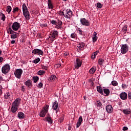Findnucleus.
I'll list each match as a JSON object with an SVG mask.
<instances>
[{
  "label": "nucleus",
  "mask_w": 131,
  "mask_h": 131,
  "mask_svg": "<svg viewBox=\"0 0 131 131\" xmlns=\"http://www.w3.org/2000/svg\"><path fill=\"white\" fill-rule=\"evenodd\" d=\"M19 11V8L18 7H16L13 9V13H16V12H18Z\"/></svg>",
  "instance_id": "38"
},
{
  "label": "nucleus",
  "mask_w": 131,
  "mask_h": 131,
  "mask_svg": "<svg viewBox=\"0 0 131 131\" xmlns=\"http://www.w3.org/2000/svg\"><path fill=\"white\" fill-rule=\"evenodd\" d=\"M128 129V128H127V127H126V126H124V127H123V130H127Z\"/></svg>",
  "instance_id": "48"
},
{
  "label": "nucleus",
  "mask_w": 131,
  "mask_h": 131,
  "mask_svg": "<svg viewBox=\"0 0 131 131\" xmlns=\"http://www.w3.org/2000/svg\"><path fill=\"white\" fill-rule=\"evenodd\" d=\"M92 59H95L96 58V56H95L94 54L92 56Z\"/></svg>",
  "instance_id": "58"
},
{
  "label": "nucleus",
  "mask_w": 131,
  "mask_h": 131,
  "mask_svg": "<svg viewBox=\"0 0 131 131\" xmlns=\"http://www.w3.org/2000/svg\"><path fill=\"white\" fill-rule=\"evenodd\" d=\"M56 23L58 24V25H59L60 26H61V25H62L63 24V23H62V21L60 20H58Z\"/></svg>",
  "instance_id": "41"
},
{
  "label": "nucleus",
  "mask_w": 131,
  "mask_h": 131,
  "mask_svg": "<svg viewBox=\"0 0 131 131\" xmlns=\"http://www.w3.org/2000/svg\"><path fill=\"white\" fill-rule=\"evenodd\" d=\"M97 91L98 92V93H100L101 95H103V88L101 86H98L97 87Z\"/></svg>",
  "instance_id": "18"
},
{
  "label": "nucleus",
  "mask_w": 131,
  "mask_h": 131,
  "mask_svg": "<svg viewBox=\"0 0 131 131\" xmlns=\"http://www.w3.org/2000/svg\"><path fill=\"white\" fill-rule=\"evenodd\" d=\"M21 102V99L19 98H16L12 104V107H11V111L12 113H16L18 110V107H19V104Z\"/></svg>",
  "instance_id": "1"
},
{
  "label": "nucleus",
  "mask_w": 131,
  "mask_h": 131,
  "mask_svg": "<svg viewBox=\"0 0 131 131\" xmlns=\"http://www.w3.org/2000/svg\"><path fill=\"white\" fill-rule=\"evenodd\" d=\"M122 0H118L119 2H121Z\"/></svg>",
  "instance_id": "63"
},
{
  "label": "nucleus",
  "mask_w": 131,
  "mask_h": 131,
  "mask_svg": "<svg viewBox=\"0 0 131 131\" xmlns=\"http://www.w3.org/2000/svg\"><path fill=\"white\" fill-rule=\"evenodd\" d=\"M106 111L107 113H112L113 112V107L111 105H107L106 106Z\"/></svg>",
  "instance_id": "12"
},
{
  "label": "nucleus",
  "mask_w": 131,
  "mask_h": 131,
  "mask_svg": "<svg viewBox=\"0 0 131 131\" xmlns=\"http://www.w3.org/2000/svg\"><path fill=\"white\" fill-rule=\"evenodd\" d=\"M42 69H45V70H48V68L46 66H43L42 67Z\"/></svg>",
  "instance_id": "51"
},
{
  "label": "nucleus",
  "mask_w": 131,
  "mask_h": 131,
  "mask_svg": "<svg viewBox=\"0 0 131 131\" xmlns=\"http://www.w3.org/2000/svg\"><path fill=\"white\" fill-rule=\"evenodd\" d=\"M112 85H114V86H116V85H117V84H118V83H117V81H112Z\"/></svg>",
  "instance_id": "34"
},
{
  "label": "nucleus",
  "mask_w": 131,
  "mask_h": 131,
  "mask_svg": "<svg viewBox=\"0 0 131 131\" xmlns=\"http://www.w3.org/2000/svg\"><path fill=\"white\" fill-rule=\"evenodd\" d=\"M58 36V31H53L49 36V42H53L54 40Z\"/></svg>",
  "instance_id": "3"
},
{
  "label": "nucleus",
  "mask_w": 131,
  "mask_h": 131,
  "mask_svg": "<svg viewBox=\"0 0 131 131\" xmlns=\"http://www.w3.org/2000/svg\"><path fill=\"white\" fill-rule=\"evenodd\" d=\"M3 95V86L0 85V97Z\"/></svg>",
  "instance_id": "39"
},
{
  "label": "nucleus",
  "mask_w": 131,
  "mask_h": 131,
  "mask_svg": "<svg viewBox=\"0 0 131 131\" xmlns=\"http://www.w3.org/2000/svg\"><path fill=\"white\" fill-rule=\"evenodd\" d=\"M61 15H63L67 19H69L72 15V12L70 10H64L60 12Z\"/></svg>",
  "instance_id": "4"
},
{
  "label": "nucleus",
  "mask_w": 131,
  "mask_h": 131,
  "mask_svg": "<svg viewBox=\"0 0 131 131\" xmlns=\"http://www.w3.org/2000/svg\"><path fill=\"white\" fill-rule=\"evenodd\" d=\"M11 97V94L9 92H7L5 95H4V98L5 99H10Z\"/></svg>",
  "instance_id": "25"
},
{
  "label": "nucleus",
  "mask_w": 131,
  "mask_h": 131,
  "mask_svg": "<svg viewBox=\"0 0 131 131\" xmlns=\"http://www.w3.org/2000/svg\"><path fill=\"white\" fill-rule=\"evenodd\" d=\"M34 50H38V49H35Z\"/></svg>",
  "instance_id": "64"
},
{
  "label": "nucleus",
  "mask_w": 131,
  "mask_h": 131,
  "mask_svg": "<svg viewBox=\"0 0 131 131\" xmlns=\"http://www.w3.org/2000/svg\"><path fill=\"white\" fill-rule=\"evenodd\" d=\"M52 3V2H51V0H48V4H50Z\"/></svg>",
  "instance_id": "61"
},
{
  "label": "nucleus",
  "mask_w": 131,
  "mask_h": 131,
  "mask_svg": "<svg viewBox=\"0 0 131 131\" xmlns=\"http://www.w3.org/2000/svg\"><path fill=\"white\" fill-rule=\"evenodd\" d=\"M33 54H38V55H43V52L41 50H34L32 51Z\"/></svg>",
  "instance_id": "13"
},
{
  "label": "nucleus",
  "mask_w": 131,
  "mask_h": 131,
  "mask_svg": "<svg viewBox=\"0 0 131 131\" xmlns=\"http://www.w3.org/2000/svg\"><path fill=\"white\" fill-rule=\"evenodd\" d=\"M98 64H99V65H102L103 63H104V59L101 58L99 59L98 61Z\"/></svg>",
  "instance_id": "30"
},
{
  "label": "nucleus",
  "mask_w": 131,
  "mask_h": 131,
  "mask_svg": "<svg viewBox=\"0 0 131 131\" xmlns=\"http://www.w3.org/2000/svg\"><path fill=\"white\" fill-rule=\"evenodd\" d=\"M97 39H98V37H97V33L96 32H94L93 33V42H96V41H97Z\"/></svg>",
  "instance_id": "20"
},
{
  "label": "nucleus",
  "mask_w": 131,
  "mask_h": 131,
  "mask_svg": "<svg viewBox=\"0 0 131 131\" xmlns=\"http://www.w3.org/2000/svg\"><path fill=\"white\" fill-rule=\"evenodd\" d=\"M97 8H99L100 9H101V8L103 7V5H102L101 3H99L97 4Z\"/></svg>",
  "instance_id": "40"
},
{
  "label": "nucleus",
  "mask_w": 131,
  "mask_h": 131,
  "mask_svg": "<svg viewBox=\"0 0 131 131\" xmlns=\"http://www.w3.org/2000/svg\"><path fill=\"white\" fill-rule=\"evenodd\" d=\"M78 49H79V50H81V49H83L84 48V43L82 42L78 45L77 46Z\"/></svg>",
  "instance_id": "22"
},
{
  "label": "nucleus",
  "mask_w": 131,
  "mask_h": 131,
  "mask_svg": "<svg viewBox=\"0 0 131 131\" xmlns=\"http://www.w3.org/2000/svg\"><path fill=\"white\" fill-rule=\"evenodd\" d=\"M121 50H128V46L126 44L122 45Z\"/></svg>",
  "instance_id": "28"
},
{
  "label": "nucleus",
  "mask_w": 131,
  "mask_h": 131,
  "mask_svg": "<svg viewBox=\"0 0 131 131\" xmlns=\"http://www.w3.org/2000/svg\"><path fill=\"white\" fill-rule=\"evenodd\" d=\"M63 120H64V118H60V122H62V121H63Z\"/></svg>",
  "instance_id": "59"
},
{
  "label": "nucleus",
  "mask_w": 131,
  "mask_h": 131,
  "mask_svg": "<svg viewBox=\"0 0 131 131\" xmlns=\"http://www.w3.org/2000/svg\"><path fill=\"white\" fill-rule=\"evenodd\" d=\"M48 7L49 9H51V10H52V9H54V7L53 6L52 3H48Z\"/></svg>",
  "instance_id": "36"
},
{
  "label": "nucleus",
  "mask_w": 131,
  "mask_h": 131,
  "mask_svg": "<svg viewBox=\"0 0 131 131\" xmlns=\"http://www.w3.org/2000/svg\"><path fill=\"white\" fill-rule=\"evenodd\" d=\"M40 26L41 27H47V24H41Z\"/></svg>",
  "instance_id": "46"
},
{
  "label": "nucleus",
  "mask_w": 131,
  "mask_h": 131,
  "mask_svg": "<svg viewBox=\"0 0 131 131\" xmlns=\"http://www.w3.org/2000/svg\"><path fill=\"white\" fill-rule=\"evenodd\" d=\"M25 85L29 88V86H31V85H32V82L31 80H28L25 82Z\"/></svg>",
  "instance_id": "19"
},
{
  "label": "nucleus",
  "mask_w": 131,
  "mask_h": 131,
  "mask_svg": "<svg viewBox=\"0 0 131 131\" xmlns=\"http://www.w3.org/2000/svg\"><path fill=\"white\" fill-rule=\"evenodd\" d=\"M123 113L124 114H130V111H129V110L128 109H124L123 110Z\"/></svg>",
  "instance_id": "24"
},
{
  "label": "nucleus",
  "mask_w": 131,
  "mask_h": 131,
  "mask_svg": "<svg viewBox=\"0 0 131 131\" xmlns=\"http://www.w3.org/2000/svg\"><path fill=\"white\" fill-rule=\"evenodd\" d=\"M103 92L105 94V96H108L110 94V90L108 89H103Z\"/></svg>",
  "instance_id": "23"
},
{
  "label": "nucleus",
  "mask_w": 131,
  "mask_h": 131,
  "mask_svg": "<svg viewBox=\"0 0 131 131\" xmlns=\"http://www.w3.org/2000/svg\"><path fill=\"white\" fill-rule=\"evenodd\" d=\"M43 85V84L41 82H40L37 85V88H38L39 89H41V88H42Z\"/></svg>",
  "instance_id": "37"
},
{
  "label": "nucleus",
  "mask_w": 131,
  "mask_h": 131,
  "mask_svg": "<svg viewBox=\"0 0 131 131\" xmlns=\"http://www.w3.org/2000/svg\"><path fill=\"white\" fill-rule=\"evenodd\" d=\"M3 60H4V58H3L2 57H0V63H2Z\"/></svg>",
  "instance_id": "57"
},
{
  "label": "nucleus",
  "mask_w": 131,
  "mask_h": 131,
  "mask_svg": "<svg viewBox=\"0 0 131 131\" xmlns=\"http://www.w3.org/2000/svg\"><path fill=\"white\" fill-rule=\"evenodd\" d=\"M68 129L69 130H71V127L70 126H69Z\"/></svg>",
  "instance_id": "60"
},
{
  "label": "nucleus",
  "mask_w": 131,
  "mask_h": 131,
  "mask_svg": "<svg viewBox=\"0 0 131 131\" xmlns=\"http://www.w3.org/2000/svg\"><path fill=\"white\" fill-rule=\"evenodd\" d=\"M79 33L82 35V31L81 30H79Z\"/></svg>",
  "instance_id": "56"
},
{
  "label": "nucleus",
  "mask_w": 131,
  "mask_h": 131,
  "mask_svg": "<svg viewBox=\"0 0 131 131\" xmlns=\"http://www.w3.org/2000/svg\"><path fill=\"white\" fill-rule=\"evenodd\" d=\"M46 120L49 122V123H53V121L52 120V118L48 117L45 118Z\"/></svg>",
  "instance_id": "27"
},
{
  "label": "nucleus",
  "mask_w": 131,
  "mask_h": 131,
  "mask_svg": "<svg viewBox=\"0 0 131 131\" xmlns=\"http://www.w3.org/2000/svg\"><path fill=\"white\" fill-rule=\"evenodd\" d=\"M69 53H68V52H66V53H65L63 54V55H64V57H67V56H69Z\"/></svg>",
  "instance_id": "49"
},
{
  "label": "nucleus",
  "mask_w": 131,
  "mask_h": 131,
  "mask_svg": "<svg viewBox=\"0 0 131 131\" xmlns=\"http://www.w3.org/2000/svg\"><path fill=\"white\" fill-rule=\"evenodd\" d=\"M82 64V60L79 59V58H77L76 60V62L75 63V67L76 69H78L79 67L81 66Z\"/></svg>",
  "instance_id": "8"
},
{
  "label": "nucleus",
  "mask_w": 131,
  "mask_h": 131,
  "mask_svg": "<svg viewBox=\"0 0 131 131\" xmlns=\"http://www.w3.org/2000/svg\"><path fill=\"white\" fill-rule=\"evenodd\" d=\"M15 42H16V41L15 40H12L11 41V43H12V45L15 43Z\"/></svg>",
  "instance_id": "55"
},
{
  "label": "nucleus",
  "mask_w": 131,
  "mask_h": 131,
  "mask_svg": "<svg viewBox=\"0 0 131 131\" xmlns=\"http://www.w3.org/2000/svg\"><path fill=\"white\" fill-rule=\"evenodd\" d=\"M48 111H49V105H46L40 112L39 116L40 117H45V116H46V114L48 113Z\"/></svg>",
  "instance_id": "5"
},
{
  "label": "nucleus",
  "mask_w": 131,
  "mask_h": 131,
  "mask_svg": "<svg viewBox=\"0 0 131 131\" xmlns=\"http://www.w3.org/2000/svg\"><path fill=\"white\" fill-rule=\"evenodd\" d=\"M33 80H34V82L35 83H36V82H37V81H38V79H39V78H38V77H37V76L33 77Z\"/></svg>",
  "instance_id": "32"
},
{
  "label": "nucleus",
  "mask_w": 131,
  "mask_h": 131,
  "mask_svg": "<svg viewBox=\"0 0 131 131\" xmlns=\"http://www.w3.org/2000/svg\"><path fill=\"white\" fill-rule=\"evenodd\" d=\"M71 37H72V38H75V37H76V34H75L74 33H72L71 35Z\"/></svg>",
  "instance_id": "43"
},
{
  "label": "nucleus",
  "mask_w": 131,
  "mask_h": 131,
  "mask_svg": "<svg viewBox=\"0 0 131 131\" xmlns=\"http://www.w3.org/2000/svg\"><path fill=\"white\" fill-rule=\"evenodd\" d=\"M39 61H40V59L39 58H37V59L34 60V63L35 64H37V63H38Z\"/></svg>",
  "instance_id": "35"
},
{
  "label": "nucleus",
  "mask_w": 131,
  "mask_h": 131,
  "mask_svg": "<svg viewBox=\"0 0 131 131\" xmlns=\"http://www.w3.org/2000/svg\"><path fill=\"white\" fill-rule=\"evenodd\" d=\"M13 30H14V31H17L19 28H20V24L17 22H14L12 26H11Z\"/></svg>",
  "instance_id": "9"
},
{
  "label": "nucleus",
  "mask_w": 131,
  "mask_h": 131,
  "mask_svg": "<svg viewBox=\"0 0 131 131\" xmlns=\"http://www.w3.org/2000/svg\"><path fill=\"white\" fill-rule=\"evenodd\" d=\"M81 122H82V117L80 116L79 118L78 122L77 123V127H79L81 125Z\"/></svg>",
  "instance_id": "16"
},
{
  "label": "nucleus",
  "mask_w": 131,
  "mask_h": 131,
  "mask_svg": "<svg viewBox=\"0 0 131 131\" xmlns=\"http://www.w3.org/2000/svg\"><path fill=\"white\" fill-rule=\"evenodd\" d=\"M128 99L129 100H131V93H129L128 94Z\"/></svg>",
  "instance_id": "50"
},
{
  "label": "nucleus",
  "mask_w": 131,
  "mask_h": 131,
  "mask_svg": "<svg viewBox=\"0 0 131 131\" xmlns=\"http://www.w3.org/2000/svg\"><path fill=\"white\" fill-rule=\"evenodd\" d=\"M120 97L121 100H126V99H127V93L125 92H122L120 94Z\"/></svg>",
  "instance_id": "11"
},
{
  "label": "nucleus",
  "mask_w": 131,
  "mask_h": 131,
  "mask_svg": "<svg viewBox=\"0 0 131 131\" xmlns=\"http://www.w3.org/2000/svg\"><path fill=\"white\" fill-rule=\"evenodd\" d=\"M9 32L10 34H12V32H13V30H12V29H9Z\"/></svg>",
  "instance_id": "52"
},
{
  "label": "nucleus",
  "mask_w": 131,
  "mask_h": 131,
  "mask_svg": "<svg viewBox=\"0 0 131 131\" xmlns=\"http://www.w3.org/2000/svg\"><path fill=\"white\" fill-rule=\"evenodd\" d=\"M6 17L5 16V15H3V16L2 17V20H3V21H5V19Z\"/></svg>",
  "instance_id": "53"
},
{
  "label": "nucleus",
  "mask_w": 131,
  "mask_h": 131,
  "mask_svg": "<svg viewBox=\"0 0 131 131\" xmlns=\"http://www.w3.org/2000/svg\"><path fill=\"white\" fill-rule=\"evenodd\" d=\"M97 70V68L96 67H92L89 71V73L90 74H94L96 71Z\"/></svg>",
  "instance_id": "17"
},
{
  "label": "nucleus",
  "mask_w": 131,
  "mask_h": 131,
  "mask_svg": "<svg viewBox=\"0 0 131 131\" xmlns=\"http://www.w3.org/2000/svg\"><path fill=\"white\" fill-rule=\"evenodd\" d=\"M23 12L26 20H29L30 19V14H29V11H28L27 6H26V4H23Z\"/></svg>",
  "instance_id": "2"
},
{
  "label": "nucleus",
  "mask_w": 131,
  "mask_h": 131,
  "mask_svg": "<svg viewBox=\"0 0 131 131\" xmlns=\"http://www.w3.org/2000/svg\"><path fill=\"white\" fill-rule=\"evenodd\" d=\"M80 22L82 25L90 26V22H89V20L85 19V18H81Z\"/></svg>",
  "instance_id": "10"
},
{
  "label": "nucleus",
  "mask_w": 131,
  "mask_h": 131,
  "mask_svg": "<svg viewBox=\"0 0 131 131\" xmlns=\"http://www.w3.org/2000/svg\"><path fill=\"white\" fill-rule=\"evenodd\" d=\"M122 31L124 32V33H126V31H127V26L125 25L122 28Z\"/></svg>",
  "instance_id": "26"
},
{
  "label": "nucleus",
  "mask_w": 131,
  "mask_h": 131,
  "mask_svg": "<svg viewBox=\"0 0 131 131\" xmlns=\"http://www.w3.org/2000/svg\"><path fill=\"white\" fill-rule=\"evenodd\" d=\"M51 23H52V24L55 25V24H56V23H57V22H56V20H52L51 21Z\"/></svg>",
  "instance_id": "54"
},
{
  "label": "nucleus",
  "mask_w": 131,
  "mask_h": 131,
  "mask_svg": "<svg viewBox=\"0 0 131 131\" xmlns=\"http://www.w3.org/2000/svg\"><path fill=\"white\" fill-rule=\"evenodd\" d=\"M50 81H55L56 79H57V77H56V75H52L51 76V77L49 78Z\"/></svg>",
  "instance_id": "21"
},
{
  "label": "nucleus",
  "mask_w": 131,
  "mask_h": 131,
  "mask_svg": "<svg viewBox=\"0 0 131 131\" xmlns=\"http://www.w3.org/2000/svg\"><path fill=\"white\" fill-rule=\"evenodd\" d=\"M98 53L99 51H97L96 52H94L93 55L96 56L98 54Z\"/></svg>",
  "instance_id": "47"
},
{
  "label": "nucleus",
  "mask_w": 131,
  "mask_h": 131,
  "mask_svg": "<svg viewBox=\"0 0 131 131\" xmlns=\"http://www.w3.org/2000/svg\"><path fill=\"white\" fill-rule=\"evenodd\" d=\"M17 116L19 119H24V118L25 117V115L23 112H18Z\"/></svg>",
  "instance_id": "15"
},
{
  "label": "nucleus",
  "mask_w": 131,
  "mask_h": 131,
  "mask_svg": "<svg viewBox=\"0 0 131 131\" xmlns=\"http://www.w3.org/2000/svg\"><path fill=\"white\" fill-rule=\"evenodd\" d=\"M55 67H56V68H59L61 67V64L59 63L56 64H55Z\"/></svg>",
  "instance_id": "45"
},
{
  "label": "nucleus",
  "mask_w": 131,
  "mask_h": 131,
  "mask_svg": "<svg viewBox=\"0 0 131 131\" xmlns=\"http://www.w3.org/2000/svg\"><path fill=\"white\" fill-rule=\"evenodd\" d=\"M38 75H43V74H46V71H42V70H40L38 71L37 72Z\"/></svg>",
  "instance_id": "29"
},
{
  "label": "nucleus",
  "mask_w": 131,
  "mask_h": 131,
  "mask_svg": "<svg viewBox=\"0 0 131 131\" xmlns=\"http://www.w3.org/2000/svg\"><path fill=\"white\" fill-rule=\"evenodd\" d=\"M23 73V70L21 69H16L14 72V75L16 78L20 79L21 78V76Z\"/></svg>",
  "instance_id": "7"
},
{
  "label": "nucleus",
  "mask_w": 131,
  "mask_h": 131,
  "mask_svg": "<svg viewBox=\"0 0 131 131\" xmlns=\"http://www.w3.org/2000/svg\"><path fill=\"white\" fill-rule=\"evenodd\" d=\"M59 106V104H58V101H55L52 104V108L53 110H57L58 109V107Z\"/></svg>",
  "instance_id": "14"
},
{
  "label": "nucleus",
  "mask_w": 131,
  "mask_h": 131,
  "mask_svg": "<svg viewBox=\"0 0 131 131\" xmlns=\"http://www.w3.org/2000/svg\"><path fill=\"white\" fill-rule=\"evenodd\" d=\"M2 55V51L0 50V56Z\"/></svg>",
  "instance_id": "62"
},
{
  "label": "nucleus",
  "mask_w": 131,
  "mask_h": 131,
  "mask_svg": "<svg viewBox=\"0 0 131 131\" xmlns=\"http://www.w3.org/2000/svg\"><path fill=\"white\" fill-rule=\"evenodd\" d=\"M127 52V50H121V53H122V54H125V53H126Z\"/></svg>",
  "instance_id": "44"
},
{
  "label": "nucleus",
  "mask_w": 131,
  "mask_h": 131,
  "mask_svg": "<svg viewBox=\"0 0 131 131\" xmlns=\"http://www.w3.org/2000/svg\"><path fill=\"white\" fill-rule=\"evenodd\" d=\"M96 105L98 107H102V103H101V102H100V101H97L96 102Z\"/></svg>",
  "instance_id": "33"
},
{
  "label": "nucleus",
  "mask_w": 131,
  "mask_h": 131,
  "mask_svg": "<svg viewBox=\"0 0 131 131\" xmlns=\"http://www.w3.org/2000/svg\"><path fill=\"white\" fill-rule=\"evenodd\" d=\"M6 11L8 13H11V11H12V7L10 6H7Z\"/></svg>",
  "instance_id": "31"
},
{
  "label": "nucleus",
  "mask_w": 131,
  "mask_h": 131,
  "mask_svg": "<svg viewBox=\"0 0 131 131\" xmlns=\"http://www.w3.org/2000/svg\"><path fill=\"white\" fill-rule=\"evenodd\" d=\"M10 69H11V67H10V64H4L2 68V72L4 74H7V73H9L10 71Z\"/></svg>",
  "instance_id": "6"
},
{
  "label": "nucleus",
  "mask_w": 131,
  "mask_h": 131,
  "mask_svg": "<svg viewBox=\"0 0 131 131\" xmlns=\"http://www.w3.org/2000/svg\"><path fill=\"white\" fill-rule=\"evenodd\" d=\"M11 38H17V35L16 34H12L11 36Z\"/></svg>",
  "instance_id": "42"
}]
</instances>
